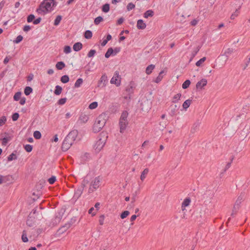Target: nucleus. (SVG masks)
Returning <instances> with one entry per match:
<instances>
[{"label": "nucleus", "mask_w": 250, "mask_h": 250, "mask_svg": "<svg viewBox=\"0 0 250 250\" xmlns=\"http://www.w3.org/2000/svg\"><path fill=\"white\" fill-rule=\"evenodd\" d=\"M6 121V118L5 116H2L0 118V126H2Z\"/></svg>", "instance_id": "obj_55"}, {"label": "nucleus", "mask_w": 250, "mask_h": 250, "mask_svg": "<svg viewBox=\"0 0 250 250\" xmlns=\"http://www.w3.org/2000/svg\"><path fill=\"white\" fill-rule=\"evenodd\" d=\"M121 51V48L120 47H116L113 49V55L115 56L117 53H118Z\"/></svg>", "instance_id": "obj_57"}, {"label": "nucleus", "mask_w": 250, "mask_h": 250, "mask_svg": "<svg viewBox=\"0 0 250 250\" xmlns=\"http://www.w3.org/2000/svg\"><path fill=\"white\" fill-rule=\"evenodd\" d=\"M30 29H31V27L29 25H25L23 28V30L26 32L29 31Z\"/></svg>", "instance_id": "obj_62"}, {"label": "nucleus", "mask_w": 250, "mask_h": 250, "mask_svg": "<svg viewBox=\"0 0 250 250\" xmlns=\"http://www.w3.org/2000/svg\"><path fill=\"white\" fill-rule=\"evenodd\" d=\"M46 182L44 179H41L39 180L38 183L37 184V187L38 188H43L46 186Z\"/></svg>", "instance_id": "obj_16"}, {"label": "nucleus", "mask_w": 250, "mask_h": 250, "mask_svg": "<svg viewBox=\"0 0 250 250\" xmlns=\"http://www.w3.org/2000/svg\"><path fill=\"white\" fill-rule=\"evenodd\" d=\"M104 215H102L100 216L99 219V224L100 225H103L104 224Z\"/></svg>", "instance_id": "obj_58"}, {"label": "nucleus", "mask_w": 250, "mask_h": 250, "mask_svg": "<svg viewBox=\"0 0 250 250\" xmlns=\"http://www.w3.org/2000/svg\"><path fill=\"white\" fill-rule=\"evenodd\" d=\"M96 53V51L95 50L91 49L88 53L87 57L89 58L93 57L95 55Z\"/></svg>", "instance_id": "obj_46"}, {"label": "nucleus", "mask_w": 250, "mask_h": 250, "mask_svg": "<svg viewBox=\"0 0 250 250\" xmlns=\"http://www.w3.org/2000/svg\"><path fill=\"white\" fill-rule=\"evenodd\" d=\"M155 65L153 64H150L147 67L146 69V73L147 75H149L152 73V70L155 68Z\"/></svg>", "instance_id": "obj_15"}, {"label": "nucleus", "mask_w": 250, "mask_h": 250, "mask_svg": "<svg viewBox=\"0 0 250 250\" xmlns=\"http://www.w3.org/2000/svg\"><path fill=\"white\" fill-rule=\"evenodd\" d=\"M190 84V81L189 80H187L182 84V88L183 89H186L189 87Z\"/></svg>", "instance_id": "obj_36"}, {"label": "nucleus", "mask_w": 250, "mask_h": 250, "mask_svg": "<svg viewBox=\"0 0 250 250\" xmlns=\"http://www.w3.org/2000/svg\"><path fill=\"white\" fill-rule=\"evenodd\" d=\"M239 9H240V8L236 9L235 12L234 13L231 14V17H230L231 19H232V20L234 19L238 15V14L239 13Z\"/></svg>", "instance_id": "obj_48"}, {"label": "nucleus", "mask_w": 250, "mask_h": 250, "mask_svg": "<svg viewBox=\"0 0 250 250\" xmlns=\"http://www.w3.org/2000/svg\"><path fill=\"white\" fill-rule=\"evenodd\" d=\"M35 19V16L33 14L29 15L27 18V21L28 22H31L33 21Z\"/></svg>", "instance_id": "obj_53"}, {"label": "nucleus", "mask_w": 250, "mask_h": 250, "mask_svg": "<svg viewBox=\"0 0 250 250\" xmlns=\"http://www.w3.org/2000/svg\"><path fill=\"white\" fill-rule=\"evenodd\" d=\"M154 15V12L151 10H147L144 14V17L145 18H147L149 17H152Z\"/></svg>", "instance_id": "obj_21"}, {"label": "nucleus", "mask_w": 250, "mask_h": 250, "mask_svg": "<svg viewBox=\"0 0 250 250\" xmlns=\"http://www.w3.org/2000/svg\"><path fill=\"white\" fill-rule=\"evenodd\" d=\"M135 4H134L132 2H130L127 4V5L126 6V9H127V11H130L132 9H134L135 8Z\"/></svg>", "instance_id": "obj_47"}, {"label": "nucleus", "mask_w": 250, "mask_h": 250, "mask_svg": "<svg viewBox=\"0 0 250 250\" xmlns=\"http://www.w3.org/2000/svg\"><path fill=\"white\" fill-rule=\"evenodd\" d=\"M198 21H199V20H197L196 19H194L190 21V23L192 26H195L197 24Z\"/></svg>", "instance_id": "obj_63"}, {"label": "nucleus", "mask_w": 250, "mask_h": 250, "mask_svg": "<svg viewBox=\"0 0 250 250\" xmlns=\"http://www.w3.org/2000/svg\"><path fill=\"white\" fill-rule=\"evenodd\" d=\"M163 73H164V71H161L160 72V73H159V74L158 76L156 78V80H155V83H159V82L162 80V78H163V76H162V74Z\"/></svg>", "instance_id": "obj_43"}, {"label": "nucleus", "mask_w": 250, "mask_h": 250, "mask_svg": "<svg viewBox=\"0 0 250 250\" xmlns=\"http://www.w3.org/2000/svg\"><path fill=\"white\" fill-rule=\"evenodd\" d=\"M137 27L139 29H144L146 27V24L142 20H139L137 21Z\"/></svg>", "instance_id": "obj_13"}, {"label": "nucleus", "mask_w": 250, "mask_h": 250, "mask_svg": "<svg viewBox=\"0 0 250 250\" xmlns=\"http://www.w3.org/2000/svg\"><path fill=\"white\" fill-rule=\"evenodd\" d=\"M24 148L25 150L27 152H31L32 150V149H33L32 146L31 145H29V144H27V145H25L24 146Z\"/></svg>", "instance_id": "obj_42"}, {"label": "nucleus", "mask_w": 250, "mask_h": 250, "mask_svg": "<svg viewBox=\"0 0 250 250\" xmlns=\"http://www.w3.org/2000/svg\"><path fill=\"white\" fill-rule=\"evenodd\" d=\"M104 139H102L101 138L99 139L95 144V148L97 151H100L104 147L105 145Z\"/></svg>", "instance_id": "obj_7"}, {"label": "nucleus", "mask_w": 250, "mask_h": 250, "mask_svg": "<svg viewBox=\"0 0 250 250\" xmlns=\"http://www.w3.org/2000/svg\"><path fill=\"white\" fill-rule=\"evenodd\" d=\"M56 5V3L54 0H44L37 9V12L40 14H45L51 12L52 10V7Z\"/></svg>", "instance_id": "obj_2"}, {"label": "nucleus", "mask_w": 250, "mask_h": 250, "mask_svg": "<svg viewBox=\"0 0 250 250\" xmlns=\"http://www.w3.org/2000/svg\"><path fill=\"white\" fill-rule=\"evenodd\" d=\"M21 92H16L14 96V100L16 101H19L21 99Z\"/></svg>", "instance_id": "obj_41"}, {"label": "nucleus", "mask_w": 250, "mask_h": 250, "mask_svg": "<svg viewBox=\"0 0 250 250\" xmlns=\"http://www.w3.org/2000/svg\"><path fill=\"white\" fill-rule=\"evenodd\" d=\"M26 224L29 227H32L34 225V219L29 217L26 221Z\"/></svg>", "instance_id": "obj_34"}, {"label": "nucleus", "mask_w": 250, "mask_h": 250, "mask_svg": "<svg viewBox=\"0 0 250 250\" xmlns=\"http://www.w3.org/2000/svg\"><path fill=\"white\" fill-rule=\"evenodd\" d=\"M32 91H33V89L30 86L25 87V88H24V94L26 96L30 95L32 92Z\"/></svg>", "instance_id": "obj_25"}, {"label": "nucleus", "mask_w": 250, "mask_h": 250, "mask_svg": "<svg viewBox=\"0 0 250 250\" xmlns=\"http://www.w3.org/2000/svg\"><path fill=\"white\" fill-rule=\"evenodd\" d=\"M133 86L131 85V83H130V84L126 87V91L128 93L129 95L133 93Z\"/></svg>", "instance_id": "obj_33"}, {"label": "nucleus", "mask_w": 250, "mask_h": 250, "mask_svg": "<svg viewBox=\"0 0 250 250\" xmlns=\"http://www.w3.org/2000/svg\"><path fill=\"white\" fill-rule=\"evenodd\" d=\"M67 99L66 98H61L58 101V104L60 105L64 104L66 102Z\"/></svg>", "instance_id": "obj_52"}, {"label": "nucleus", "mask_w": 250, "mask_h": 250, "mask_svg": "<svg viewBox=\"0 0 250 250\" xmlns=\"http://www.w3.org/2000/svg\"><path fill=\"white\" fill-rule=\"evenodd\" d=\"M98 106V103L94 102L91 103L89 105V108L90 109H94Z\"/></svg>", "instance_id": "obj_45"}, {"label": "nucleus", "mask_w": 250, "mask_h": 250, "mask_svg": "<svg viewBox=\"0 0 250 250\" xmlns=\"http://www.w3.org/2000/svg\"><path fill=\"white\" fill-rule=\"evenodd\" d=\"M32 192V198L33 200H37L42 194V192L38 188H33L31 191Z\"/></svg>", "instance_id": "obj_8"}, {"label": "nucleus", "mask_w": 250, "mask_h": 250, "mask_svg": "<svg viewBox=\"0 0 250 250\" xmlns=\"http://www.w3.org/2000/svg\"><path fill=\"white\" fill-rule=\"evenodd\" d=\"M88 120V117L84 114L81 115L79 118V121L83 123H86Z\"/></svg>", "instance_id": "obj_22"}, {"label": "nucleus", "mask_w": 250, "mask_h": 250, "mask_svg": "<svg viewBox=\"0 0 250 250\" xmlns=\"http://www.w3.org/2000/svg\"><path fill=\"white\" fill-rule=\"evenodd\" d=\"M128 115V113L127 111L124 110L122 112L119 119V125L120 127V132L122 133L124 132L128 124L127 120Z\"/></svg>", "instance_id": "obj_4"}, {"label": "nucleus", "mask_w": 250, "mask_h": 250, "mask_svg": "<svg viewBox=\"0 0 250 250\" xmlns=\"http://www.w3.org/2000/svg\"><path fill=\"white\" fill-rule=\"evenodd\" d=\"M84 36L87 39H91L92 36V33L90 30H86L84 33Z\"/></svg>", "instance_id": "obj_29"}, {"label": "nucleus", "mask_w": 250, "mask_h": 250, "mask_svg": "<svg viewBox=\"0 0 250 250\" xmlns=\"http://www.w3.org/2000/svg\"><path fill=\"white\" fill-rule=\"evenodd\" d=\"M100 81L101 83H103L104 85H105L106 83L107 82V76L105 74L102 75Z\"/></svg>", "instance_id": "obj_38"}, {"label": "nucleus", "mask_w": 250, "mask_h": 250, "mask_svg": "<svg viewBox=\"0 0 250 250\" xmlns=\"http://www.w3.org/2000/svg\"><path fill=\"white\" fill-rule=\"evenodd\" d=\"M103 21V18L101 16H99L95 19L94 23L96 25H98L101 22Z\"/></svg>", "instance_id": "obj_37"}, {"label": "nucleus", "mask_w": 250, "mask_h": 250, "mask_svg": "<svg viewBox=\"0 0 250 250\" xmlns=\"http://www.w3.org/2000/svg\"><path fill=\"white\" fill-rule=\"evenodd\" d=\"M101 181V178L100 177H96L94 179V180L91 182L90 187L93 186V188H95V187L97 186L98 188L100 186V183Z\"/></svg>", "instance_id": "obj_12"}, {"label": "nucleus", "mask_w": 250, "mask_h": 250, "mask_svg": "<svg viewBox=\"0 0 250 250\" xmlns=\"http://www.w3.org/2000/svg\"><path fill=\"white\" fill-rule=\"evenodd\" d=\"M179 107V106H177V105H174V109L171 111V113L172 114V115H174L175 114L176 111L178 110Z\"/></svg>", "instance_id": "obj_64"}, {"label": "nucleus", "mask_w": 250, "mask_h": 250, "mask_svg": "<svg viewBox=\"0 0 250 250\" xmlns=\"http://www.w3.org/2000/svg\"><path fill=\"white\" fill-rule=\"evenodd\" d=\"M9 141V139L8 137H4L2 139V144L3 146L6 145V144L8 143V141Z\"/></svg>", "instance_id": "obj_56"}, {"label": "nucleus", "mask_w": 250, "mask_h": 250, "mask_svg": "<svg viewBox=\"0 0 250 250\" xmlns=\"http://www.w3.org/2000/svg\"><path fill=\"white\" fill-rule=\"evenodd\" d=\"M56 181V178L54 176H52L51 177H50V178H49L48 179V182L51 185L53 184Z\"/></svg>", "instance_id": "obj_50"}, {"label": "nucleus", "mask_w": 250, "mask_h": 250, "mask_svg": "<svg viewBox=\"0 0 250 250\" xmlns=\"http://www.w3.org/2000/svg\"><path fill=\"white\" fill-rule=\"evenodd\" d=\"M121 77L119 75V73L118 71H116L113 77L111 78L110 83L112 84H115L117 86L121 84Z\"/></svg>", "instance_id": "obj_5"}, {"label": "nucleus", "mask_w": 250, "mask_h": 250, "mask_svg": "<svg viewBox=\"0 0 250 250\" xmlns=\"http://www.w3.org/2000/svg\"><path fill=\"white\" fill-rule=\"evenodd\" d=\"M242 200V198H240V197H238L234 205L231 216H233L237 213L240 208V204L241 203Z\"/></svg>", "instance_id": "obj_6"}, {"label": "nucleus", "mask_w": 250, "mask_h": 250, "mask_svg": "<svg viewBox=\"0 0 250 250\" xmlns=\"http://www.w3.org/2000/svg\"><path fill=\"white\" fill-rule=\"evenodd\" d=\"M191 203V200L189 197L186 198L182 203L181 209L183 211L186 210V208Z\"/></svg>", "instance_id": "obj_9"}, {"label": "nucleus", "mask_w": 250, "mask_h": 250, "mask_svg": "<svg viewBox=\"0 0 250 250\" xmlns=\"http://www.w3.org/2000/svg\"><path fill=\"white\" fill-rule=\"evenodd\" d=\"M62 19V17L61 15L57 16L54 21V25L55 26L58 25L60 24Z\"/></svg>", "instance_id": "obj_28"}, {"label": "nucleus", "mask_w": 250, "mask_h": 250, "mask_svg": "<svg viewBox=\"0 0 250 250\" xmlns=\"http://www.w3.org/2000/svg\"><path fill=\"white\" fill-rule=\"evenodd\" d=\"M77 135L78 131L76 130H73L68 133L62 142V151H66L70 147L75 141Z\"/></svg>", "instance_id": "obj_1"}, {"label": "nucleus", "mask_w": 250, "mask_h": 250, "mask_svg": "<svg viewBox=\"0 0 250 250\" xmlns=\"http://www.w3.org/2000/svg\"><path fill=\"white\" fill-rule=\"evenodd\" d=\"M110 6L108 3H106L103 6L102 11L104 12L107 13L109 11Z\"/></svg>", "instance_id": "obj_32"}, {"label": "nucleus", "mask_w": 250, "mask_h": 250, "mask_svg": "<svg viewBox=\"0 0 250 250\" xmlns=\"http://www.w3.org/2000/svg\"><path fill=\"white\" fill-rule=\"evenodd\" d=\"M34 137L36 139H39L42 137V134L39 131H35L33 133Z\"/></svg>", "instance_id": "obj_39"}, {"label": "nucleus", "mask_w": 250, "mask_h": 250, "mask_svg": "<svg viewBox=\"0 0 250 250\" xmlns=\"http://www.w3.org/2000/svg\"><path fill=\"white\" fill-rule=\"evenodd\" d=\"M62 91V88L60 85H57L55 87V89L54 91L55 94L57 95H59L61 94Z\"/></svg>", "instance_id": "obj_26"}, {"label": "nucleus", "mask_w": 250, "mask_h": 250, "mask_svg": "<svg viewBox=\"0 0 250 250\" xmlns=\"http://www.w3.org/2000/svg\"><path fill=\"white\" fill-rule=\"evenodd\" d=\"M149 172V169L147 168H145L143 171L142 172L141 175V179L142 181H143L146 177V175L148 174Z\"/></svg>", "instance_id": "obj_19"}, {"label": "nucleus", "mask_w": 250, "mask_h": 250, "mask_svg": "<svg viewBox=\"0 0 250 250\" xmlns=\"http://www.w3.org/2000/svg\"><path fill=\"white\" fill-rule=\"evenodd\" d=\"M192 100L190 99L187 100L183 104V107L185 109H187L191 104Z\"/></svg>", "instance_id": "obj_18"}, {"label": "nucleus", "mask_w": 250, "mask_h": 250, "mask_svg": "<svg viewBox=\"0 0 250 250\" xmlns=\"http://www.w3.org/2000/svg\"><path fill=\"white\" fill-rule=\"evenodd\" d=\"M129 211L128 210L124 211L121 213L120 217L122 219H125L129 215Z\"/></svg>", "instance_id": "obj_44"}, {"label": "nucleus", "mask_w": 250, "mask_h": 250, "mask_svg": "<svg viewBox=\"0 0 250 250\" xmlns=\"http://www.w3.org/2000/svg\"><path fill=\"white\" fill-rule=\"evenodd\" d=\"M113 49L111 47H110L108 49L107 51L105 54V57L106 58H108L111 55H113Z\"/></svg>", "instance_id": "obj_23"}, {"label": "nucleus", "mask_w": 250, "mask_h": 250, "mask_svg": "<svg viewBox=\"0 0 250 250\" xmlns=\"http://www.w3.org/2000/svg\"><path fill=\"white\" fill-rule=\"evenodd\" d=\"M69 81V78L67 75H63L61 78V81L64 83H67Z\"/></svg>", "instance_id": "obj_31"}, {"label": "nucleus", "mask_w": 250, "mask_h": 250, "mask_svg": "<svg viewBox=\"0 0 250 250\" xmlns=\"http://www.w3.org/2000/svg\"><path fill=\"white\" fill-rule=\"evenodd\" d=\"M207 80L205 79H202L196 83V87L197 89H202L204 86L207 85Z\"/></svg>", "instance_id": "obj_10"}, {"label": "nucleus", "mask_w": 250, "mask_h": 250, "mask_svg": "<svg viewBox=\"0 0 250 250\" xmlns=\"http://www.w3.org/2000/svg\"><path fill=\"white\" fill-rule=\"evenodd\" d=\"M23 39V37L21 35H19L16 39L14 41V42L16 43H20Z\"/></svg>", "instance_id": "obj_49"}, {"label": "nucleus", "mask_w": 250, "mask_h": 250, "mask_svg": "<svg viewBox=\"0 0 250 250\" xmlns=\"http://www.w3.org/2000/svg\"><path fill=\"white\" fill-rule=\"evenodd\" d=\"M2 184L5 183L8 185L12 182L13 179L12 176L7 175L5 176H2Z\"/></svg>", "instance_id": "obj_11"}, {"label": "nucleus", "mask_w": 250, "mask_h": 250, "mask_svg": "<svg viewBox=\"0 0 250 250\" xmlns=\"http://www.w3.org/2000/svg\"><path fill=\"white\" fill-rule=\"evenodd\" d=\"M64 52L66 54H68L69 53L71 52V47L68 46V45H66V46H65L64 47V50H63Z\"/></svg>", "instance_id": "obj_51"}, {"label": "nucleus", "mask_w": 250, "mask_h": 250, "mask_svg": "<svg viewBox=\"0 0 250 250\" xmlns=\"http://www.w3.org/2000/svg\"><path fill=\"white\" fill-rule=\"evenodd\" d=\"M83 83V80L82 78H79L76 81L74 87L75 88L79 87Z\"/></svg>", "instance_id": "obj_27"}, {"label": "nucleus", "mask_w": 250, "mask_h": 250, "mask_svg": "<svg viewBox=\"0 0 250 250\" xmlns=\"http://www.w3.org/2000/svg\"><path fill=\"white\" fill-rule=\"evenodd\" d=\"M65 66V63L62 62H59L56 64V67L58 70L62 69Z\"/></svg>", "instance_id": "obj_20"}, {"label": "nucleus", "mask_w": 250, "mask_h": 250, "mask_svg": "<svg viewBox=\"0 0 250 250\" xmlns=\"http://www.w3.org/2000/svg\"><path fill=\"white\" fill-rule=\"evenodd\" d=\"M232 52V49L231 48H228L225 52V54L226 55L227 57H228V55L230 54Z\"/></svg>", "instance_id": "obj_60"}, {"label": "nucleus", "mask_w": 250, "mask_h": 250, "mask_svg": "<svg viewBox=\"0 0 250 250\" xmlns=\"http://www.w3.org/2000/svg\"><path fill=\"white\" fill-rule=\"evenodd\" d=\"M107 119V115L105 113L100 114L96 119L93 126V130L95 133L99 132L104 126Z\"/></svg>", "instance_id": "obj_3"}, {"label": "nucleus", "mask_w": 250, "mask_h": 250, "mask_svg": "<svg viewBox=\"0 0 250 250\" xmlns=\"http://www.w3.org/2000/svg\"><path fill=\"white\" fill-rule=\"evenodd\" d=\"M83 47V44L81 42H78L75 43L73 47V48L75 51H80Z\"/></svg>", "instance_id": "obj_14"}, {"label": "nucleus", "mask_w": 250, "mask_h": 250, "mask_svg": "<svg viewBox=\"0 0 250 250\" xmlns=\"http://www.w3.org/2000/svg\"><path fill=\"white\" fill-rule=\"evenodd\" d=\"M181 96V94L180 93H178L176 94L172 99V103H177L180 99Z\"/></svg>", "instance_id": "obj_30"}, {"label": "nucleus", "mask_w": 250, "mask_h": 250, "mask_svg": "<svg viewBox=\"0 0 250 250\" xmlns=\"http://www.w3.org/2000/svg\"><path fill=\"white\" fill-rule=\"evenodd\" d=\"M17 157L15 153H11L7 158V160L8 161H11L17 159Z\"/></svg>", "instance_id": "obj_35"}, {"label": "nucleus", "mask_w": 250, "mask_h": 250, "mask_svg": "<svg viewBox=\"0 0 250 250\" xmlns=\"http://www.w3.org/2000/svg\"><path fill=\"white\" fill-rule=\"evenodd\" d=\"M19 117V114L18 113H14L12 116V119L13 121H16Z\"/></svg>", "instance_id": "obj_54"}, {"label": "nucleus", "mask_w": 250, "mask_h": 250, "mask_svg": "<svg viewBox=\"0 0 250 250\" xmlns=\"http://www.w3.org/2000/svg\"><path fill=\"white\" fill-rule=\"evenodd\" d=\"M94 210V208L92 207L88 210V213L91 214L92 216H95L96 214V212H93Z\"/></svg>", "instance_id": "obj_61"}, {"label": "nucleus", "mask_w": 250, "mask_h": 250, "mask_svg": "<svg viewBox=\"0 0 250 250\" xmlns=\"http://www.w3.org/2000/svg\"><path fill=\"white\" fill-rule=\"evenodd\" d=\"M21 240L23 242H27L28 241V238L27 237V232L26 231L24 230L22 231V235H21Z\"/></svg>", "instance_id": "obj_24"}, {"label": "nucleus", "mask_w": 250, "mask_h": 250, "mask_svg": "<svg viewBox=\"0 0 250 250\" xmlns=\"http://www.w3.org/2000/svg\"><path fill=\"white\" fill-rule=\"evenodd\" d=\"M206 60V57H203L202 58H201V59H200L198 61H197L196 63V65L197 66H201L202 64Z\"/></svg>", "instance_id": "obj_40"}, {"label": "nucleus", "mask_w": 250, "mask_h": 250, "mask_svg": "<svg viewBox=\"0 0 250 250\" xmlns=\"http://www.w3.org/2000/svg\"><path fill=\"white\" fill-rule=\"evenodd\" d=\"M137 218V216L136 215H133L131 216L130 221L131 222V225H133L134 224V221L136 220Z\"/></svg>", "instance_id": "obj_59"}, {"label": "nucleus", "mask_w": 250, "mask_h": 250, "mask_svg": "<svg viewBox=\"0 0 250 250\" xmlns=\"http://www.w3.org/2000/svg\"><path fill=\"white\" fill-rule=\"evenodd\" d=\"M82 192V188H77V190L75 191L74 197L76 199L79 198Z\"/></svg>", "instance_id": "obj_17"}]
</instances>
